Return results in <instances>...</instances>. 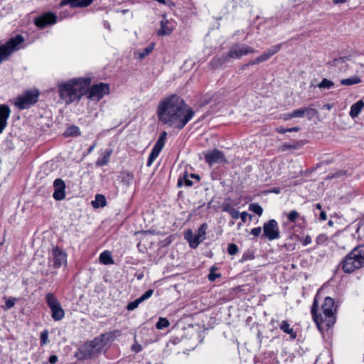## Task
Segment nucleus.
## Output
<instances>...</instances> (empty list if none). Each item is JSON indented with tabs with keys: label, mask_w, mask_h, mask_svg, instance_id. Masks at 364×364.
Returning <instances> with one entry per match:
<instances>
[{
	"label": "nucleus",
	"mask_w": 364,
	"mask_h": 364,
	"mask_svg": "<svg viewBox=\"0 0 364 364\" xmlns=\"http://www.w3.org/2000/svg\"><path fill=\"white\" fill-rule=\"evenodd\" d=\"M195 114L193 109L177 95L166 97L157 107L159 121L178 131L182 130Z\"/></svg>",
	"instance_id": "f257e3e1"
},
{
	"label": "nucleus",
	"mask_w": 364,
	"mask_h": 364,
	"mask_svg": "<svg viewBox=\"0 0 364 364\" xmlns=\"http://www.w3.org/2000/svg\"><path fill=\"white\" fill-rule=\"evenodd\" d=\"M317 295L314 297L311 307V314L314 321L316 323L319 331L323 333V331H328L336 323L334 314L336 311L334 299L327 296L325 298L323 304L321 305L322 314H318Z\"/></svg>",
	"instance_id": "f03ea898"
},
{
	"label": "nucleus",
	"mask_w": 364,
	"mask_h": 364,
	"mask_svg": "<svg viewBox=\"0 0 364 364\" xmlns=\"http://www.w3.org/2000/svg\"><path fill=\"white\" fill-rule=\"evenodd\" d=\"M91 84L88 77L73 78L58 86V94L66 105L79 102L86 95V87Z\"/></svg>",
	"instance_id": "7ed1b4c3"
},
{
	"label": "nucleus",
	"mask_w": 364,
	"mask_h": 364,
	"mask_svg": "<svg viewBox=\"0 0 364 364\" xmlns=\"http://www.w3.org/2000/svg\"><path fill=\"white\" fill-rule=\"evenodd\" d=\"M338 267H341L345 273H352L355 269L364 267L362 254H360L358 245L355 247L339 263Z\"/></svg>",
	"instance_id": "20e7f679"
},
{
	"label": "nucleus",
	"mask_w": 364,
	"mask_h": 364,
	"mask_svg": "<svg viewBox=\"0 0 364 364\" xmlns=\"http://www.w3.org/2000/svg\"><path fill=\"white\" fill-rule=\"evenodd\" d=\"M39 96L38 90H27L16 98L14 104L21 110L28 109L38 102Z\"/></svg>",
	"instance_id": "39448f33"
},
{
	"label": "nucleus",
	"mask_w": 364,
	"mask_h": 364,
	"mask_svg": "<svg viewBox=\"0 0 364 364\" xmlns=\"http://www.w3.org/2000/svg\"><path fill=\"white\" fill-rule=\"evenodd\" d=\"M25 39L21 35H16L4 44L0 45V63L7 59L12 53L19 50Z\"/></svg>",
	"instance_id": "423d86ee"
},
{
	"label": "nucleus",
	"mask_w": 364,
	"mask_h": 364,
	"mask_svg": "<svg viewBox=\"0 0 364 364\" xmlns=\"http://www.w3.org/2000/svg\"><path fill=\"white\" fill-rule=\"evenodd\" d=\"M208 224L204 223L200 225L195 235L191 229L184 232V239L188 241L191 248H197L199 244L205 239Z\"/></svg>",
	"instance_id": "0eeeda50"
},
{
	"label": "nucleus",
	"mask_w": 364,
	"mask_h": 364,
	"mask_svg": "<svg viewBox=\"0 0 364 364\" xmlns=\"http://www.w3.org/2000/svg\"><path fill=\"white\" fill-rule=\"evenodd\" d=\"M46 301L50 309L51 317L55 321H59L65 317V311L53 293L49 292L46 295Z\"/></svg>",
	"instance_id": "6e6552de"
},
{
	"label": "nucleus",
	"mask_w": 364,
	"mask_h": 364,
	"mask_svg": "<svg viewBox=\"0 0 364 364\" xmlns=\"http://www.w3.org/2000/svg\"><path fill=\"white\" fill-rule=\"evenodd\" d=\"M109 85L100 82L86 87L87 97L90 100L99 101L109 93Z\"/></svg>",
	"instance_id": "1a4fd4ad"
},
{
	"label": "nucleus",
	"mask_w": 364,
	"mask_h": 364,
	"mask_svg": "<svg viewBox=\"0 0 364 364\" xmlns=\"http://www.w3.org/2000/svg\"><path fill=\"white\" fill-rule=\"evenodd\" d=\"M58 16L53 11H44L33 18L35 26L40 28L43 29L47 27L51 26L58 22Z\"/></svg>",
	"instance_id": "9d476101"
},
{
	"label": "nucleus",
	"mask_w": 364,
	"mask_h": 364,
	"mask_svg": "<svg viewBox=\"0 0 364 364\" xmlns=\"http://www.w3.org/2000/svg\"><path fill=\"white\" fill-rule=\"evenodd\" d=\"M256 50L246 44L236 43L233 45L227 53L229 60L232 59H240L242 56L255 53Z\"/></svg>",
	"instance_id": "9b49d317"
},
{
	"label": "nucleus",
	"mask_w": 364,
	"mask_h": 364,
	"mask_svg": "<svg viewBox=\"0 0 364 364\" xmlns=\"http://www.w3.org/2000/svg\"><path fill=\"white\" fill-rule=\"evenodd\" d=\"M280 236L279 225L276 220L271 219L263 225L262 237L272 241L278 239Z\"/></svg>",
	"instance_id": "f8f14e48"
},
{
	"label": "nucleus",
	"mask_w": 364,
	"mask_h": 364,
	"mask_svg": "<svg viewBox=\"0 0 364 364\" xmlns=\"http://www.w3.org/2000/svg\"><path fill=\"white\" fill-rule=\"evenodd\" d=\"M203 154L205 162L208 164L210 166L217 163H228V160L223 152L216 148L210 151H203Z\"/></svg>",
	"instance_id": "ddd939ff"
},
{
	"label": "nucleus",
	"mask_w": 364,
	"mask_h": 364,
	"mask_svg": "<svg viewBox=\"0 0 364 364\" xmlns=\"http://www.w3.org/2000/svg\"><path fill=\"white\" fill-rule=\"evenodd\" d=\"M53 267L59 269L67 264V253L58 246L53 247L51 251Z\"/></svg>",
	"instance_id": "4468645a"
},
{
	"label": "nucleus",
	"mask_w": 364,
	"mask_h": 364,
	"mask_svg": "<svg viewBox=\"0 0 364 364\" xmlns=\"http://www.w3.org/2000/svg\"><path fill=\"white\" fill-rule=\"evenodd\" d=\"M97 355L89 341L85 342L81 347L77 348L75 357L78 360H85Z\"/></svg>",
	"instance_id": "2eb2a0df"
},
{
	"label": "nucleus",
	"mask_w": 364,
	"mask_h": 364,
	"mask_svg": "<svg viewBox=\"0 0 364 364\" xmlns=\"http://www.w3.org/2000/svg\"><path fill=\"white\" fill-rule=\"evenodd\" d=\"M53 198L57 201L63 200L65 198L66 185L65 181L60 178L55 179L53 181Z\"/></svg>",
	"instance_id": "dca6fc26"
},
{
	"label": "nucleus",
	"mask_w": 364,
	"mask_h": 364,
	"mask_svg": "<svg viewBox=\"0 0 364 364\" xmlns=\"http://www.w3.org/2000/svg\"><path fill=\"white\" fill-rule=\"evenodd\" d=\"M11 109L9 105H0V134L7 125V120L10 117Z\"/></svg>",
	"instance_id": "f3484780"
},
{
	"label": "nucleus",
	"mask_w": 364,
	"mask_h": 364,
	"mask_svg": "<svg viewBox=\"0 0 364 364\" xmlns=\"http://www.w3.org/2000/svg\"><path fill=\"white\" fill-rule=\"evenodd\" d=\"M94 0H62L59 4V7H63L70 4L71 7L83 8L90 6Z\"/></svg>",
	"instance_id": "a211bd4d"
},
{
	"label": "nucleus",
	"mask_w": 364,
	"mask_h": 364,
	"mask_svg": "<svg viewBox=\"0 0 364 364\" xmlns=\"http://www.w3.org/2000/svg\"><path fill=\"white\" fill-rule=\"evenodd\" d=\"M230 62L227 53H223L221 55L214 56L210 61V65L214 70L221 68L225 64Z\"/></svg>",
	"instance_id": "6ab92c4d"
},
{
	"label": "nucleus",
	"mask_w": 364,
	"mask_h": 364,
	"mask_svg": "<svg viewBox=\"0 0 364 364\" xmlns=\"http://www.w3.org/2000/svg\"><path fill=\"white\" fill-rule=\"evenodd\" d=\"M295 117H304L306 116L309 119H311L316 114V109L311 107H303L293 111Z\"/></svg>",
	"instance_id": "aec40b11"
},
{
	"label": "nucleus",
	"mask_w": 364,
	"mask_h": 364,
	"mask_svg": "<svg viewBox=\"0 0 364 364\" xmlns=\"http://www.w3.org/2000/svg\"><path fill=\"white\" fill-rule=\"evenodd\" d=\"M121 331L115 329L101 333L98 337L102 338L103 344L106 346L107 344L112 343L114 339L121 336Z\"/></svg>",
	"instance_id": "412c9836"
},
{
	"label": "nucleus",
	"mask_w": 364,
	"mask_h": 364,
	"mask_svg": "<svg viewBox=\"0 0 364 364\" xmlns=\"http://www.w3.org/2000/svg\"><path fill=\"white\" fill-rule=\"evenodd\" d=\"M282 47V43H278L274 45L273 46L268 48L266 51L263 52L262 55H260L263 61L265 62L268 60L272 56L277 53Z\"/></svg>",
	"instance_id": "4be33fe9"
},
{
	"label": "nucleus",
	"mask_w": 364,
	"mask_h": 364,
	"mask_svg": "<svg viewBox=\"0 0 364 364\" xmlns=\"http://www.w3.org/2000/svg\"><path fill=\"white\" fill-rule=\"evenodd\" d=\"M89 342L91 344L97 355H99L102 353L105 352V350H104V348L105 346L103 344L102 338H100L98 336H96Z\"/></svg>",
	"instance_id": "5701e85b"
},
{
	"label": "nucleus",
	"mask_w": 364,
	"mask_h": 364,
	"mask_svg": "<svg viewBox=\"0 0 364 364\" xmlns=\"http://www.w3.org/2000/svg\"><path fill=\"white\" fill-rule=\"evenodd\" d=\"M279 328L284 333L289 335V339L291 341L296 339L297 336L296 332L290 326L288 321H282L279 324Z\"/></svg>",
	"instance_id": "b1692460"
},
{
	"label": "nucleus",
	"mask_w": 364,
	"mask_h": 364,
	"mask_svg": "<svg viewBox=\"0 0 364 364\" xmlns=\"http://www.w3.org/2000/svg\"><path fill=\"white\" fill-rule=\"evenodd\" d=\"M113 152L112 149H107L102 153L101 157H100L95 162L96 166L101 167L107 165L109 161V158Z\"/></svg>",
	"instance_id": "393cba45"
},
{
	"label": "nucleus",
	"mask_w": 364,
	"mask_h": 364,
	"mask_svg": "<svg viewBox=\"0 0 364 364\" xmlns=\"http://www.w3.org/2000/svg\"><path fill=\"white\" fill-rule=\"evenodd\" d=\"M364 107V102L363 100H360L353 104L350 107V110L349 112L350 116L354 119L357 117L361 112L362 109Z\"/></svg>",
	"instance_id": "a878e982"
},
{
	"label": "nucleus",
	"mask_w": 364,
	"mask_h": 364,
	"mask_svg": "<svg viewBox=\"0 0 364 364\" xmlns=\"http://www.w3.org/2000/svg\"><path fill=\"white\" fill-rule=\"evenodd\" d=\"M183 184L188 187H191L193 184V181L191 180V178L189 177V174L187 171H184L182 173H181L177 181V187L180 188Z\"/></svg>",
	"instance_id": "bb28decb"
},
{
	"label": "nucleus",
	"mask_w": 364,
	"mask_h": 364,
	"mask_svg": "<svg viewBox=\"0 0 364 364\" xmlns=\"http://www.w3.org/2000/svg\"><path fill=\"white\" fill-rule=\"evenodd\" d=\"M92 205L94 208H103L107 205V200L104 195L96 194L95 200L92 201Z\"/></svg>",
	"instance_id": "cd10ccee"
},
{
	"label": "nucleus",
	"mask_w": 364,
	"mask_h": 364,
	"mask_svg": "<svg viewBox=\"0 0 364 364\" xmlns=\"http://www.w3.org/2000/svg\"><path fill=\"white\" fill-rule=\"evenodd\" d=\"M99 261L101 264L105 265L114 264L111 252L108 250H105L100 255Z\"/></svg>",
	"instance_id": "c85d7f7f"
},
{
	"label": "nucleus",
	"mask_w": 364,
	"mask_h": 364,
	"mask_svg": "<svg viewBox=\"0 0 364 364\" xmlns=\"http://www.w3.org/2000/svg\"><path fill=\"white\" fill-rule=\"evenodd\" d=\"M81 134L80 128L76 125H70L68 127L63 134L66 137H75Z\"/></svg>",
	"instance_id": "c756f323"
},
{
	"label": "nucleus",
	"mask_w": 364,
	"mask_h": 364,
	"mask_svg": "<svg viewBox=\"0 0 364 364\" xmlns=\"http://www.w3.org/2000/svg\"><path fill=\"white\" fill-rule=\"evenodd\" d=\"M304 144L303 141H296L293 143H284L281 147L280 150L282 151H285L290 149H298L301 148Z\"/></svg>",
	"instance_id": "7c9ffc66"
},
{
	"label": "nucleus",
	"mask_w": 364,
	"mask_h": 364,
	"mask_svg": "<svg viewBox=\"0 0 364 364\" xmlns=\"http://www.w3.org/2000/svg\"><path fill=\"white\" fill-rule=\"evenodd\" d=\"M121 182L126 186H129L134 179V174L129 171H124L120 175Z\"/></svg>",
	"instance_id": "2f4dec72"
},
{
	"label": "nucleus",
	"mask_w": 364,
	"mask_h": 364,
	"mask_svg": "<svg viewBox=\"0 0 364 364\" xmlns=\"http://www.w3.org/2000/svg\"><path fill=\"white\" fill-rule=\"evenodd\" d=\"M168 21L166 19L165 21H161L160 22L161 28L157 31V35L158 36H168L172 32V28H169L167 26Z\"/></svg>",
	"instance_id": "473e14b6"
},
{
	"label": "nucleus",
	"mask_w": 364,
	"mask_h": 364,
	"mask_svg": "<svg viewBox=\"0 0 364 364\" xmlns=\"http://www.w3.org/2000/svg\"><path fill=\"white\" fill-rule=\"evenodd\" d=\"M166 139L167 132L166 131L161 132L154 147L161 151L165 145Z\"/></svg>",
	"instance_id": "72a5a7b5"
},
{
	"label": "nucleus",
	"mask_w": 364,
	"mask_h": 364,
	"mask_svg": "<svg viewBox=\"0 0 364 364\" xmlns=\"http://www.w3.org/2000/svg\"><path fill=\"white\" fill-rule=\"evenodd\" d=\"M361 82H362V80L360 77H359L356 75H353L348 78L342 79L341 80V84L342 85L350 86V85L358 84Z\"/></svg>",
	"instance_id": "f704fd0d"
},
{
	"label": "nucleus",
	"mask_w": 364,
	"mask_h": 364,
	"mask_svg": "<svg viewBox=\"0 0 364 364\" xmlns=\"http://www.w3.org/2000/svg\"><path fill=\"white\" fill-rule=\"evenodd\" d=\"M321 90H330L334 87V82L327 78H323L322 80L316 85Z\"/></svg>",
	"instance_id": "c9c22d12"
},
{
	"label": "nucleus",
	"mask_w": 364,
	"mask_h": 364,
	"mask_svg": "<svg viewBox=\"0 0 364 364\" xmlns=\"http://www.w3.org/2000/svg\"><path fill=\"white\" fill-rule=\"evenodd\" d=\"M223 210L228 213L233 219H238L240 218L239 211L232 208L230 204L223 205Z\"/></svg>",
	"instance_id": "e433bc0d"
},
{
	"label": "nucleus",
	"mask_w": 364,
	"mask_h": 364,
	"mask_svg": "<svg viewBox=\"0 0 364 364\" xmlns=\"http://www.w3.org/2000/svg\"><path fill=\"white\" fill-rule=\"evenodd\" d=\"M161 151L153 147L148 157L146 166H151Z\"/></svg>",
	"instance_id": "4c0bfd02"
},
{
	"label": "nucleus",
	"mask_w": 364,
	"mask_h": 364,
	"mask_svg": "<svg viewBox=\"0 0 364 364\" xmlns=\"http://www.w3.org/2000/svg\"><path fill=\"white\" fill-rule=\"evenodd\" d=\"M154 46H155V44L154 43H151L148 46H146V48L141 49L139 52L138 58L140 59V60L144 59L146 56L149 55L153 51V50L154 48Z\"/></svg>",
	"instance_id": "58836bf2"
},
{
	"label": "nucleus",
	"mask_w": 364,
	"mask_h": 364,
	"mask_svg": "<svg viewBox=\"0 0 364 364\" xmlns=\"http://www.w3.org/2000/svg\"><path fill=\"white\" fill-rule=\"evenodd\" d=\"M170 322L165 317H159L158 321L156 323V328L159 330H162L169 326Z\"/></svg>",
	"instance_id": "ea45409f"
},
{
	"label": "nucleus",
	"mask_w": 364,
	"mask_h": 364,
	"mask_svg": "<svg viewBox=\"0 0 364 364\" xmlns=\"http://www.w3.org/2000/svg\"><path fill=\"white\" fill-rule=\"evenodd\" d=\"M249 210L261 216L263 213V209L258 203H251L249 205Z\"/></svg>",
	"instance_id": "a19ab883"
},
{
	"label": "nucleus",
	"mask_w": 364,
	"mask_h": 364,
	"mask_svg": "<svg viewBox=\"0 0 364 364\" xmlns=\"http://www.w3.org/2000/svg\"><path fill=\"white\" fill-rule=\"evenodd\" d=\"M334 161H335V159H333V157L328 156L326 159H323L322 161L319 164H316V166L314 168L312 171H316L318 167H320L322 165H328V164H332L333 162H334Z\"/></svg>",
	"instance_id": "79ce46f5"
},
{
	"label": "nucleus",
	"mask_w": 364,
	"mask_h": 364,
	"mask_svg": "<svg viewBox=\"0 0 364 364\" xmlns=\"http://www.w3.org/2000/svg\"><path fill=\"white\" fill-rule=\"evenodd\" d=\"M299 218V213L295 210H291L288 214H287V218H288V220L290 222V223H295L296 222V220L297 218Z\"/></svg>",
	"instance_id": "37998d69"
},
{
	"label": "nucleus",
	"mask_w": 364,
	"mask_h": 364,
	"mask_svg": "<svg viewBox=\"0 0 364 364\" xmlns=\"http://www.w3.org/2000/svg\"><path fill=\"white\" fill-rule=\"evenodd\" d=\"M48 342V330H44L41 333L40 336V343L41 346H44Z\"/></svg>",
	"instance_id": "c03bdc74"
},
{
	"label": "nucleus",
	"mask_w": 364,
	"mask_h": 364,
	"mask_svg": "<svg viewBox=\"0 0 364 364\" xmlns=\"http://www.w3.org/2000/svg\"><path fill=\"white\" fill-rule=\"evenodd\" d=\"M239 251L238 247L235 243L228 244V252L230 255H236Z\"/></svg>",
	"instance_id": "a18cd8bd"
},
{
	"label": "nucleus",
	"mask_w": 364,
	"mask_h": 364,
	"mask_svg": "<svg viewBox=\"0 0 364 364\" xmlns=\"http://www.w3.org/2000/svg\"><path fill=\"white\" fill-rule=\"evenodd\" d=\"M141 301L138 298V299H135L134 301L129 302L127 304V309L128 311H133L135 309H136L138 307V306L139 305V304H141Z\"/></svg>",
	"instance_id": "49530a36"
},
{
	"label": "nucleus",
	"mask_w": 364,
	"mask_h": 364,
	"mask_svg": "<svg viewBox=\"0 0 364 364\" xmlns=\"http://www.w3.org/2000/svg\"><path fill=\"white\" fill-rule=\"evenodd\" d=\"M328 237L326 234H319L316 239L317 245L324 244L328 240Z\"/></svg>",
	"instance_id": "de8ad7c7"
},
{
	"label": "nucleus",
	"mask_w": 364,
	"mask_h": 364,
	"mask_svg": "<svg viewBox=\"0 0 364 364\" xmlns=\"http://www.w3.org/2000/svg\"><path fill=\"white\" fill-rule=\"evenodd\" d=\"M153 293H154V289H149L147 291H146L141 296H139V299H140V301L141 302H143L145 300L150 298L152 296Z\"/></svg>",
	"instance_id": "09e8293b"
},
{
	"label": "nucleus",
	"mask_w": 364,
	"mask_h": 364,
	"mask_svg": "<svg viewBox=\"0 0 364 364\" xmlns=\"http://www.w3.org/2000/svg\"><path fill=\"white\" fill-rule=\"evenodd\" d=\"M16 299H17L14 297H9L7 299L5 302V309H11L15 305Z\"/></svg>",
	"instance_id": "8fccbe9b"
},
{
	"label": "nucleus",
	"mask_w": 364,
	"mask_h": 364,
	"mask_svg": "<svg viewBox=\"0 0 364 364\" xmlns=\"http://www.w3.org/2000/svg\"><path fill=\"white\" fill-rule=\"evenodd\" d=\"M255 258V255L252 252H246L243 253L241 259L240 260V262H244L247 260H251Z\"/></svg>",
	"instance_id": "3c124183"
},
{
	"label": "nucleus",
	"mask_w": 364,
	"mask_h": 364,
	"mask_svg": "<svg viewBox=\"0 0 364 364\" xmlns=\"http://www.w3.org/2000/svg\"><path fill=\"white\" fill-rule=\"evenodd\" d=\"M222 274L220 273L216 272H209L208 275V279L210 282H215L217 279L220 278Z\"/></svg>",
	"instance_id": "603ef678"
},
{
	"label": "nucleus",
	"mask_w": 364,
	"mask_h": 364,
	"mask_svg": "<svg viewBox=\"0 0 364 364\" xmlns=\"http://www.w3.org/2000/svg\"><path fill=\"white\" fill-rule=\"evenodd\" d=\"M264 61H263L262 58L259 55V56L257 57L256 58L250 60L247 63H248L249 66H250V65H254L259 64V63H262Z\"/></svg>",
	"instance_id": "864d4df0"
},
{
	"label": "nucleus",
	"mask_w": 364,
	"mask_h": 364,
	"mask_svg": "<svg viewBox=\"0 0 364 364\" xmlns=\"http://www.w3.org/2000/svg\"><path fill=\"white\" fill-rule=\"evenodd\" d=\"M299 240L301 242L303 246H306L311 243V237L310 235H306L302 239H299Z\"/></svg>",
	"instance_id": "5fc2aeb1"
},
{
	"label": "nucleus",
	"mask_w": 364,
	"mask_h": 364,
	"mask_svg": "<svg viewBox=\"0 0 364 364\" xmlns=\"http://www.w3.org/2000/svg\"><path fill=\"white\" fill-rule=\"evenodd\" d=\"M131 350L133 352H135L137 353H139L140 351H141L142 347L140 344H139L138 343H136L132 346Z\"/></svg>",
	"instance_id": "6e6d98bb"
},
{
	"label": "nucleus",
	"mask_w": 364,
	"mask_h": 364,
	"mask_svg": "<svg viewBox=\"0 0 364 364\" xmlns=\"http://www.w3.org/2000/svg\"><path fill=\"white\" fill-rule=\"evenodd\" d=\"M261 231H262L261 227H257V228H252L251 230L250 233L252 235H253L255 237H258L260 235Z\"/></svg>",
	"instance_id": "4d7b16f0"
},
{
	"label": "nucleus",
	"mask_w": 364,
	"mask_h": 364,
	"mask_svg": "<svg viewBox=\"0 0 364 364\" xmlns=\"http://www.w3.org/2000/svg\"><path fill=\"white\" fill-rule=\"evenodd\" d=\"M284 120L285 121H287V120H290L293 118H294V112L293 111L291 112H289V113H284L283 115H282V117Z\"/></svg>",
	"instance_id": "13d9d810"
},
{
	"label": "nucleus",
	"mask_w": 364,
	"mask_h": 364,
	"mask_svg": "<svg viewBox=\"0 0 364 364\" xmlns=\"http://www.w3.org/2000/svg\"><path fill=\"white\" fill-rule=\"evenodd\" d=\"M240 217L243 223L246 222L247 217H249L250 219L252 218V215L247 213V212L244 211L241 213H240Z\"/></svg>",
	"instance_id": "bf43d9fd"
},
{
	"label": "nucleus",
	"mask_w": 364,
	"mask_h": 364,
	"mask_svg": "<svg viewBox=\"0 0 364 364\" xmlns=\"http://www.w3.org/2000/svg\"><path fill=\"white\" fill-rule=\"evenodd\" d=\"M48 361L50 364H55L58 361V356L55 355H51L49 356Z\"/></svg>",
	"instance_id": "052dcab7"
},
{
	"label": "nucleus",
	"mask_w": 364,
	"mask_h": 364,
	"mask_svg": "<svg viewBox=\"0 0 364 364\" xmlns=\"http://www.w3.org/2000/svg\"><path fill=\"white\" fill-rule=\"evenodd\" d=\"M326 219H327V215H326V211H324L323 210L320 211V213H319V220H321V221H324Z\"/></svg>",
	"instance_id": "680f3d73"
},
{
	"label": "nucleus",
	"mask_w": 364,
	"mask_h": 364,
	"mask_svg": "<svg viewBox=\"0 0 364 364\" xmlns=\"http://www.w3.org/2000/svg\"><path fill=\"white\" fill-rule=\"evenodd\" d=\"M164 5H167V6L173 11V8L176 6V4L172 1H166V3L164 4Z\"/></svg>",
	"instance_id": "e2e57ef3"
},
{
	"label": "nucleus",
	"mask_w": 364,
	"mask_h": 364,
	"mask_svg": "<svg viewBox=\"0 0 364 364\" xmlns=\"http://www.w3.org/2000/svg\"><path fill=\"white\" fill-rule=\"evenodd\" d=\"M171 242H172L171 236L165 238L162 241L163 246H167V245H170Z\"/></svg>",
	"instance_id": "0e129e2a"
},
{
	"label": "nucleus",
	"mask_w": 364,
	"mask_h": 364,
	"mask_svg": "<svg viewBox=\"0 0 364 364\" xmlns=\"http://www.w3.org/2000/svg\"><path fill=\"white\" fill-rule=\"evenodd\" d=\"M280 192H281V188L279 187H274L268 191V193H276V194H279V193H280Z\"/></svg>",
	"instance_id": "69168bd1"
},
{
	"label": "nucleus",
	"mask_w": 364,
	"mask_h": 364,
	"mask_svg": "<svg viewBox=\"0 0 364 364\" xmlns=\"http://www.w3.org/2000/svg\"><path fill=\"white\" fill-rule=\"evenodd\" d=\"M276 132L280 134H285L287 132V129L282 126L278 127L275 129Z\"/></svg>",
	"instance_id": "338daca9"
},
{
	"label": "nucleus",
	"mask_w": 364,
	"mask_h": 364,
	"mask_svg": "<svg viewBox=\"0 0 364 364\" xmlns=\"http://www.w3.org/2000/svg\"><path fill=\"white\" fill-rule=\"evenodd\" d=\"M257 340H258V342L259 344L262 343V338H263V336L262 335V332L260 330H258L257 331Z\"/></svg>",
	"instance_id": "774afa93"
}]
</instances>
